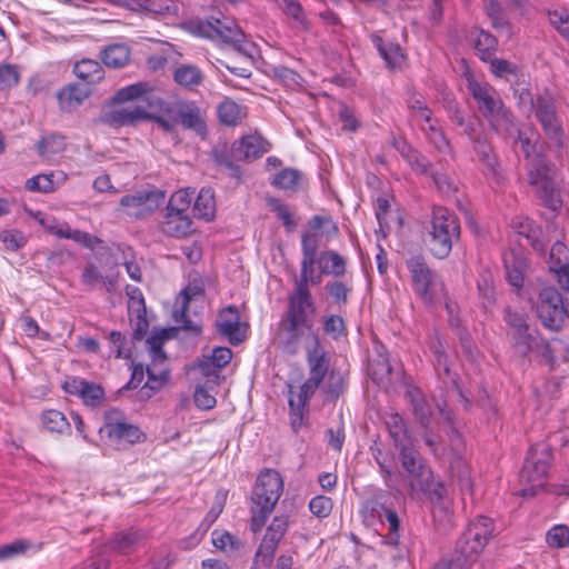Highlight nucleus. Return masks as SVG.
Wrapping results in <instances>:
<instances>
[{"label":"nucleus","instance_id":"obj_16","mask_svg":"<svg viewBox=\"0 0 569 569\" xmlns=\"http://www.w3.org/2000/svg\"><path fill=\"white\" fill-rule=\"evenodd\" d=\"M467 88L472 98L477 101L479 111L486 119L505 106L490 84L478 82L473 76L467 78Z\"/></svg>","mask_w":569,"mask_h":569},{"label":"nucleus","instance_id":"obj_59","mask_svg":"<svg viewBox=\"0 0 569 569\" xmlns=\"http://www.w3.org/2000/svg\"><path fill=\"white\" fill-rule=\"evenodd\" d=\"M193 199V191H189V189L178 190L176 191L167 206L168 210L186 213Z\"/></svg>","mask_w":569,"mask_h":569},{"label":"nucleus","instance_id":"obj_46","mask_svg":"<svg viewBox=\"0 0 569 569\" xmlns=\"http://www.w3.org/2000/svg\"><path fill=\"white\" fill-rule=\"evenodd\" d=\"M300 179V171L293 168H286L274 176L271 183L278 189L296 191Z\"/></svg>","mask_w":569,"mask_h":569},{"label":"nucleus","instance_id":"obj_25","mask_svg":"<svg viewBox=\"0 0 569 569\" xmlns=\"http://www.w3.org/2000/svg\"><path fill=\"white\" fill-rule=\"evenodd\" d=\"M490 128L503 138H513L520 130L517 128L515 117L509 108L503 106L488 119Z\"/></svg>","mask_w":569,"mask_h":569},{"label":"nucleus","instance_id":"obj_28","mask_svg":"<svg viewBox=\"0 0 569 569\" xmlns=\"http://www.w3.org/2000/svg\"><path fill=\"white\" fill-rule=\"evenodd\" d=\"M130 48L122 43H114L106 47L100 52V59L108 68L120 69L130 61Z\"/></svg>","mask_w":569,"mask_h":569},{"label":"nucleus","instance_id":"obj_53","mask_svg":"<svg viewBox=\"0 0 569 569\" xmlns=\"http://www.w3.org/2000/svg\"><path fill=\"white\" fill-rule=\"evenodd\" d=\"M279 541L276 539L269 538L264 535L257 552L254 556V563H258L259 561L263 563V566L267 568L271 566L273 561L274 553L277 551Z\"/></svg>","mask_w":569,"mask_h":569},{"label":"nucleus","instance_id":"obj_36","mask_svg":"<svg viewBox=\"0 0 569 569\" xmlns=\"http://www.w3.org/2000/svg\"><path fill=\"white\" fill-rule=\"evenodd\" d=\"M143 537V533L138 530L122 531L116 533L108 546L117 552L128 553Z\"/></svg>","mask_w":569,"mask_h":569},{"label":"nucleus","instance_id":"obj_27","mask_svg":"<svg viewBox=\"0 0 569 569\" xmlns=\"http://www.w3.org/2000/svg\"><path fill=\"white\" fill-rule=\"evenodd\" d=\"M406 397L412 407V413L418 423L427 429L431 423V408L419 389H411L406 392Z\"/></svg>","mask_w":569,"mask_h":569},{"label":"nucleus","instance_id":"obj_21","mask_svg":"<svg viewBox=\"0 0 569 569\" xmlns=\"http://www.w3.org/2000/svg\"><path fill=\"white\" fill-rule=\"evenodd\" d=\"M91 90L87 86L69 83L57 93L59 107L64 112L76 110L89 96Z\"/></svg>","mask_w":569,"mask_h":569},{"label":"nucleus","instance_id":"obj_56","mask_svg":"<svg viewBox=\"0 0 569 569\" xmlns=\"http://www.w3.org/2000/svg\"><path fill=\"white\" fill-rule=\"evenodd\" d=\"M391 371L392 367L387 358L372 360L368 366V375L371 377L372 381L379 385L383 383L385 379L389 378Z\"/></svg>","mask_w":569,"mask_h":569},{"label":"nucleus","instance_id":"obj_37","mask_svg":"<svg viewBox=\"0 0 569 569\" xmlns=\"http://www.w3.org/2000/svg\"><path fill=\"white\" fill-rule=\"evenodd\" d=\"M193 211L199 218L207 221L214 217L216 201L211 189L202 188L194 200Z\"/></svg>","mask_w":569,"mask_h":569},{"label":"nucleus","instance_id":"obj_23","mask_svg":"<svg viewBox=\"0 0 569 569\" xmlns=\"http://www.w3.org/2000/svg\"><path fill=\"white\" fill-rule=\"evenodd\" d=\"M549 268L557 274L560 286L569 283V252L565 243L556 241L552 244Z\"/></svg>","mask_w":569,"mask_h":569},{"label":"nucleus","instance_id":"obj_39","mask_svg":"<svg viewBox=\"0 0 569 569\" xmlns=\"http://www.w3.org/2000/svg\"><path fill=\"white\" fill-rule=\"evenodd\" d=\"M302 261L301 267L310 268L318 262L319 237L316 233L303 232L301 236Z\"/></svg>","mask_w":569,"mask_h":569},{"label":"nucleus","instance_id":"obj_4","mask_svg":"<svg viewBox=\"0 0 569 569\" xmlns=\"http://www.w3.org/2000/svg\"><path fill=\"white\" fill-rule=\"evenodd\" d=\"M493 531L490 518L479 516L471 521L456 545L455 555L449 560H441L433 569H468L488 543Z\"/></svg>","mask_w":569,"mask_h":569},{"label":"nucleus","instance_id":"obj_9","mask_svg":"<svg viewBox=\"0 0 569 569\" xmlns=\"http://www.w3.org/2000/svg\"><path fill=\"white\" fill-rule=\"evenodd\" d=\"M552 459V448L548 443L538 442L530 447L520 471V481L530 487L520 491L522 497H533L543 487Z\"/></svg>","mask_w":569,"mask_h":569},{"label":"nucleus","instance_id":"obj_20","mask_svg":"<svg viewBox=\"0 0 569 569\" xmlns=\"http://www.w3.org/2000/svg\"><path fill=\"white\" fill-rule=\"evenodd\" d=\"M192 224V219L187 213L166 209L160 229L169 237L181 239L193 232Z\"/></svg>","mask_w":569,"mask_h":569},{"label":"nucleus","instance_id":"obj_5","mask_svg":"<svg viewBox=\"0 0 569 569\" xmlns=\"http://www.w3.org/2000/svg\"><path fill=\"white\" fill-rule=\"evenodd\" d=\"M282 492L283 480L277 470L266 468L260 471L250 496L252 532L257 533L264 527Z\"/></svg>","mask_w":569,"mask_h":569},{"label":"nucleus","instance_id":"obj_63","mask_svg":"<svg viewBox=\"0 0 569 569\" xmlns=\"http://www.w3.org/2000/svg\"><path fill=\"white\" fill-rule=\"evenodd\" d=\"M389 525V531L386 536V542L389 546L397 547L400 539L401 520L395 509H391L386 513L383 518Z\"/></svg>","mask_w":569,"mask_h":569},{"label":"nucleus","instance_id":"obj_2","mask_svg":"<svg viewBox=\"0 0 569 569\" xmlns=\"http://www.w3.org/2000/svg\"><path fill=\"white\" fill-rule=\"evenodd\" d=\"M399 459L402 467L400 477L408 486L409 496L417 498L422 493L431 502H439L442 499L443 486L435 480L432 470L421 455L412 447L402 446Z\"/></svg>","mask_w":569,"mask_h":569},{"label":"nucleus","instance_id":"obj_61","mask_svg":"<svg viewBox=\"0 0 569 569\" xmlns=\"http://www.w3.org/2000/svg\"><path fill=\"white\" fill-rule=\"evenodd\" d=\"M345 381L340 373L331 372L323 386V392L329 401H336L343 392Z\"/></svg>","mask_w":569,"mask_h":569},{"label":"nucleus","instance_id":"obj_29","mask_svg":"<svg viewBox=\"0 0 569 569\" xmlns=\"http://www.w3.org/2000/svg\"><path fill=\"white\" fill-rule=\"evenodd\" d=\"M307 270L308 268L301 267L300 278L296 282L295 293L288 299V308H291L293 305L296 308L300 307L302 310L310 308L313 312V301L309 291V283L307 282Z\"/></svg>","mask_w":569,"mask_h":569},{"label":"nucleus","instance_id":"obj_50","mask_svg":"<svg viewBox=\"0 0 569 569\" xmlns=\"http://www.w3.org/2000/svg\"><path fill=\"white\" fill-rule=\"evenodd\" d=\"M506 278L507 281L518 290L523 286V269L525 263L522 260H518L512 257L511 260L505 259Z\"/></svg>","mask_w":569,"mask_h":569},{"label":"nucleus","instance_id":"obj_12","mask_svg":"<svg viewBox=\"0 0 569 569\" xmlns=\"http://www.w3.org/2000/svg\"><path fill=\"white\" fill-rule=\"evenodd\" d=\"M533 309L541 325L553 332L562 329L566 318L565 296L555 287L539 291Z\"/></svg>","mask_w":569,"mask_h":569},{"label":"nucleus","instance_id":"obj_10","mask_svg":"<svg viewBox=\"0 0 569 569\" xmlns=\"http://www.w3.org/2000/svg\"><path fill=\"white\" fill-rule=\"evenodd\" d=\"M417 296L428 306H432L445 296V286L439 276L429 268L426 259L413 256L406 262Z\"/></svg>","mask_w":569,"mask_h":569},{"label":"nucleus","instance_id":"obj_19","mask_svg":"<svg viewBox=\"0 0 569 569\" xmlns=\"http://www.w3.org/2000/svg\"><path fill=\"white\" fill-rule=\"evenodd\" d=\"M164 199V192L159 190L138 191L134 194H126L121 198L120 204L122 207L142 208L136 216L151 213L154 211Z\"/></svg>","mask_w":569,"mask_h":569},{"label":"nucleus","instance_id":"obj_45","mask_svg":"<svg viewBox=\"0 0 569 569\" xmlns=\"http://www.w3.org/2000/svg\"><path fill=\"white\" fill-rule=\"evenodd\" d=\"M398 150L407 159L408 163L415 171L422 174L429 171L431 163L426 159V157L415 150L410 144L402 142V148L400 149L398 147Z\"/></svg>","mask_w":569,"mask_h":569},{"label":"nucleus","instance_id":"obj_52","mask_svg":"<svg viewBox=\"0 0 569 569\" xmlns=\"http://www.w3.org/2000/svg\"><path fill=\"white\" fill-rule=\"evenodd\" d=\"M41 420L46 429L51 432L61 433L64 429L69 428V422L64 415L58 410H46L41 415Z\"/></svg>","mask_w":569,"mask_h":569},{"label":"nucleus","instance_id":"obj_41","mask_svg":"<svg viewBox=\"0 0 569 569\" xmlns=\"http://www.w3.org/2000/svg\"><path fill=\"white\" fill-rule=\"evenodd\" d=\"M498 47V40L490 32L481 30L476 42L475 49L478 52L479 58L487 62L491 60Z\"/></svg>","mask_w":569,"mask_h":569},{"label":"nucleus","instance_id":"obj_17","mask_svg":"<svg viewBox=\"0 0 569 569\" xmlns=\"http://www.w3.org/2000/svg\"><path fill=\"white\" fill-rule=\"evenodd\" d=\"M210 158L217 167L227 170L232 179H236L238 182L242 180L243 171L238 164L242 160L238 156L234 141L232 143L218 142L214 144L210 151Z\"/></svg>","mask_w":569,"mask_h":569},{"label":"nucleus","instance_id":"obj_64","mask_svg":"<svg viewBox=\"0 0 569 569\" xmlns=\"http://www.w3.org/2000/svg\"><path fill=\"white\" fill-rule=\"evenodd\" d=\"M548 17L550 23L558 30V32L569 40V13L566 9L549 10Z\"/></svg>","mask_w":569,"mask_h":569},{"label":"nucleus","instance_id":"obj_11","mask_svg":"<svg viewBox=\"0 0 569 569\" xmlns=\"http://www.w3.org/2000/svg\"><path fill=\"white\" fill-rule=\"evenodd\" d=\"M312 323L308 319L307 310L300 307L288 308L282 316L278 331L276 335V342L278 348L288 355L297 353L299 349V341L303 337L306 330H311Z\"/></svg>","mask_w":569,"mask_h":569},{"label":"nucleus","instance_id":"obj_8","mask_svg":"<svg viewBox=\"0 0 569 569\" xmlns=\"http://www.w3.org/2000/svg\"><path fill=\"white\" fill-rule=\"evenodd\" d=\"M148 107L174 118L177 124H180L183 129L194 131L201 138H206L208 134L204 111L194 101L168 102L156 94H151L148 97Z\"/></svg>","mask_w":569,"mask_h":569},{"label":"nucleus","instance_id":"obj_1","mask_svg":"<svg viewBox=\"0 0 569 569\" xmlns=\"http://www.w3.org/2000/svg\"><path fill=\"white\" fill-rule=\"evenodd\" d=\"M502 320L515 356L530 360L535 355L546 365H553L555 356L550 343L530 325V316L523 309L506 306L502 310Z\"/></svg>","mask_w":569,"mask_h":569},{"label":"nucleus","instance_id":"obj_7","mask_svg":"<svg viewBox=\"0 0 569 569\" xmlns=\"http://www.w3.org/2000/svg\"><path fill=\"white\" fill-rule=\"evenodd\" d=\"M460 233V222L453 212L443 207L433 209L428 246L436 258H447L453 243L459 241Z\"/></svg>","mask_w":569,"mask_h":569},{"label":"nucleus","instance_id":"obj_14","mask_svg":"<svg viewBox=\"0 0 569 569\" xmlns=\"http://www.w3.org/2000/svg\"><path fill=\"white\" fill-rule=\"evenodd\" d=\"M472 149L483 167V173L498 186L505 183L506 177L501 168L498 154L488 136L480 131L472 140Z\"/></svg>","mask_w":569,"mask_h":569},{"label":"nucleus","instance_id":"obj_55","mask_svg":"<svg viewBox=\"0 0 569 569\" xmlns=\"http://www.w3.org/2000/svg\"><path fill=\"white\" fill-rule=\"evenodd\" d=\"M378 49L381 57L386 60L388 67L390 68H396L400 66L405 59V56L401 52V48L397 43H383L382 40L380 39Z\"/></svg>","mask_w":569,"mask_h":569},{"label":"nucleus","instance_id":"obj_40","mask_svg":"<svg viewBox=\"0 0 569 569\" xmlns=\"http://www.w3.org/2000/svg\"><path fill=\"white\" fill-rule=\"evenodd\" d=\"M386 426L397 448H402L408 438V430L403 418L399 413H390L386 419Z\"/></svg>","mask_w":569,"mask_h":569},{"label":"nucleus","instance_id":"obj_18","mask_svg":"<svg viewBox=\"0 0 569 569\" xmlns=\"http://www.w3.org/2000/svg\"><path fill=\"white\" fill-rule=\"evenodd\" d=\"M234 144L238 156L246 162L259 159L271 148V143L258 133L242 136L240 139L234 140Z\"/></svg>","mask_w":569,"mask_h":569},{"label":"nucleus","instance_id":"obj_3","mask_svg":"<svg viewBox=\"0 0 569 569\" xmlns=\"http://www.w3.org/2000/svg\"><path fill=\"white\" fill-rule=\"evenodd\" d=\"M525 179L540 203L557 212L562 207L560 188L557 182L558 169L546 153L523 162Z\"/></svg>","mask_w":569,"mask_h":569},{"label":"nucleus","instance_id":"obj_43","mask_svg":"<svg viewBox=\"0 0 569 569\" xmlns=\"http://www.w3.org/2000/svg\"><path fill=\"white\" fill-rule=\"evenodd\" d=\"M267 203L273 212H276L279 220L282 221L287 232H292L298 226V219H296L287 204L282 203L279 199L270 197L267 198Z\"/></svg>","mask_w":569,"mask_h":569},{"label":"nucleus","instance_id":"obj_24","mask_svg":"<svg viewBox=\"0 0 569 569\" xmlns=\"http://www.w3.org/2000/svg\"><path fill=\"white\" fill-rule=\"evenodd\" d=\"M77 78L81 79L87 87L94 86L104 79V69L101 63L93 59L77 61L72 68Z\"/></svg>","mask_w":569,"mask_h":569},{"label":"nucleus","instance_id":"obj_54","mask_svg":"<svg viewBox=\"0 0 569 569\" xmlns=\"http://www.w3.org/2000/svg\"><path fill=\"white\" fill-rule=\"evenodd\" d=\"M323 332L337 340L347 333V327L343 318L338 315H329L322 318Z\"/></svg>","mask_w":569,"mask_h":569},{"label":"nucleus","instance_id":"obj_34","mask_svg":"<svg viewBox=\"0 0 569 569\" xmlns=\"http://www.w3.org/2000/svg\"><path fill=\"white\" fill-rule=\"evenodd\" d=\"M485 10L491 21L492 28L498 31H506L509 36L511 34V23L498 0H489L485 6Z\"/></svg>","mask_w":569,"mask_h":569},{"label":"nucleus","instance_id":"obj_60","mask_svg":"<svg viewBox=\"0 0 569 569\" xmlns=\"http://www.w3.org/2000/svg\"><path fill=\"white\" fill-rule=\"evenodd\" d=\"M328 295L333 299V302L338 306H346L351 289L342 281L335 280L329 281L325 286Z\"/></svg>","mask_w":569,"mask_h":569},{"label":"nucleus","instance_id":"obj_6","mask_svg":"<svg viewBox=\"0 0 569 569\" xmlns=\"http://www.w3.org/2000/svg\"><path fill=\"white\" fill-rule=\"evenodd\" d=\"M182 28L192 34L220 41L231 46L237 52L252 58L253 44L244 41V33L236 22L227 17L209 19L194 18L182 23Z\"/></svg>","mask_w":569,"mask_h":569},{"label":"nucleus","instance_id":"obj_42","mask_svg":"<svg viewBox=\"0 0 569 569\" xmlns=\"http://www.w3.org/2000/svg\"><path fill=\"white\" fill-rule=\"evenodd\" d=\"M438 379L442 383V388L447 392H453L457 395L459 400L463 402L466 407L469 405V400L463 396L461 389L459 388V376L457 372L451 371L450 367H443L442 370L437 372Z\"/></svg>","mask_w":569,"mask_h":569},{"label":"nucleus","instance_id":"obj_62","mask_svg":"<svg viewBox=\"0 0 569 569\" xmlns=\"http://www.w3.org/2000/svg\"><path fill=\"white\" fill-rule=\"evenodd\" d=\"M546 541L551 548H565L569 543V528L565 525L552 527L546 535Z\"/></svg>","mask_w":569,"mask_h":569},{"label":"nucleus","instance_id":"obj_58","mask_svg":"<svg viewBox=\"0 0 569 569\" xmlns=\"http://www.w3.org/2000/svg\"><path fill=\"white\" fill-rule=\"evenodd\" d=\"M432 517L435 529L440 535H448L453 528L452 517L442 506L438 505L432 508Z\"/></svg>","mask_w":569,"mask_h":569},{"label":"nucleus","instance_id":"obj_33","mask_svg":"<svg viewBox=\"0 0 569 569\" xmlns=\"http://www.w3.org/2000/svg\"><path fill=\"white\" fill-rule=\"evenodd\" d=\"M173 80L179 86L192 90L203 81V74L196 66L181 64L174 70Z\"/></svg>","mask_w":569,"mask_h":569},{"label":"nucleus","instance_id":"obj_35","mask_svg":"<svg viewBox=\"0 0 569 569\" xmlns=\"http://www.w3.org/2000/svg\"><path fill=\"white\" fill-rule=\"evenodd\" d=\"M244 116L243 108L230 98L218 106V117L222 124L234 127Z\"/></svg>","mask_w":569,"mask_h":569},{"label":"nucleus","instance_id":"obj_30","mask_svg":"<svg viewBox=\"0 0 569 569\" xmlns=\"http://www.w3.org/2000/svg\"><path fill=\"white\" fill-rule=\"evenodd\" d=\"M191 369L198 370L202 378L204 379L203 383L209 388H216L220 386L221 381L224 377L221 373L220 368H216L214 362L209 359L207 355H202L198 358L191 366Z\"/></svg>","mask_w":569,"mask_h":569},{"label":"nucleus","instance_id":"obj_13","mask_svg":"<svg viewBox=\"0 0 569 569\" xmlns=\"http://www.w3.org/2000/svg\"><path fill=\"white\" fill-rule=\"evenodd\" d=\"M530 103L546 138L555 147L562 148L565 133L552 96L549 93L538 94L536 98H530Z\"/></svg>","mask_w":569,"mask_h":569},{"label":"nucleus","instance_id":"obj_48","mask_svg":"<svg viewBox=\"0 0 569 569\" xmlns=\"http://www.w3.org/2000/svg\"><path fill=\"white\" fill-rule=\"evenodd\" d=\"M66 148L64 138L61 134L52 133L43 137L37 143V150L40 157H49L63 151Z\"/></svg>","mask_w":569,"mask_h":569},{"label":"nucleus","instance_id":"obj_57","mask_svg":"<svg viewBox=\"0 0 569 569\" xmlns=\"http://www.w3.org/2000/svg\"><path fill=\"white\" fill-rule=\"evenodd\" d=\"M174 330V328L161 329L157 332H152L147 338V345L154 357H161L163 360L166 359L162 345L167 339L171 338V332Z\"/></svg>","mask_w":569,"mask_h":569},{"label":"nucleus","instance_id":"obj_31","mask_svg":"<svg viewBox=\"0 0 569 569\" xmlns=\"http://www.w3.org/2000/svg\"><path fill=\"white\" fill-rule=\"evenodd\" d=\"M318 264L323 274H331L338 278L346 273L345 258L333 250L321 252L318 258Z\"/></svg>","mask_w":569,"mask_h":569},{"label":"nucleus","instance_id":"obj_26","mask_svg":"<svg viewBox=\"0 0 569 569\" xmlns=\"http://www.w3.org/2000/svg\"><path fill=\"white\" fill-rule=\"evenodd\" d=\"M313 338V347L312 349H309L307 353V360L310 367L309 379L321 383L328 372V360L326 359V353L322 350L318 336H315Z\"/></svg>","mask_w":569,"mask_h":569},{"label":"nucleus","instance_id":"obj_47","mask_svg":"<svg viewBox=\"0 0 569 569\" xmlns=\"http://www.w3.org/2000/svg\"><path fill=\"white\" fill-rule=\"evenodd\" d=\"M447 110L449 112L450 120L457 126L463 128V133L469 138L470 141L477 137L479 132L477 131L475 121H467L463 117V113L453 100L448 102Z\"/></svg>","mask_w":569,"mask_h":569},{"label":"nucleus","instance_id":"obj_44","mask_svg":"<svg viewBox=\"0 0 569 569\" xmlns=\"http://www.w3.org/2000/svg\"><path fill=\"white\" fill-rule=\"evenodd\" d=\"M80 398L86 406L97 408L103 403L106 392L101 385L87 380L81 389Z\"/></svg>","mask_w":569,"mask_h":569},{"label":"nucleus","instance_id":"obj_38","mask_svg":"<svg viewBox=\"0 0 569 569\" xmlns=\"http://www.w3.org/2000/svg\"><path fill=\"white\" fill-rule=\"evenodd\" d=\"M144 94H147L146 100L148 101V97L154 93L152 92L148 82H137L118 90L112 98V102L123 103L140 98Z\"/></svg>","mask_w":569,"mask_h":569},{"label":"nucleus","instance_id":"obj_51","mask_svg":"<svg viewBox=\"0 0 569 569\" xmlns=\"http://www.w3.org/2000/svg\"><path fill=\"white\" fill-rule=\"evenodd\" d=\"M280 7L288 17L295 19L303 31L310 30V22L306 18L303 9L298 0H281Z\"/></svg>","mask_w":569,"mask_h":569},{"label":"nucleus","instance_id":"obj_32","mask_svg":"<svg viewBox=\"0 0 569 569\" xmlns=\"http://www.w3.org/2000/svg\"><path fill=\"white\" fill-rule=\"evenodd\" d=\"M108 437L116 441H127L131 445L144 441L146 435L139 429L138 426L128 423H116L113 429H110Z\"/></svg>","mask_w":569,"mask_h":569},{"label":"nucleus","instance_id":"obj_15","mask_svg":"<svg viewBox=\"0 0 569 569\" xmlns=\"http://www.w3.org/2000/svg\"><path fill=\"white\" fill-rule=\"evenodd\" d=\"M247 328V323L240 322L239 311L236 306L223 308L216 321L217 333L227 338L232 346H239L246 340Z\"/></svg>","mask_w":569,"mask_h":569},{"label":"nucleus","instance_id":"obj_49","mask_svg":"<svg viewBox=\"0 0 569 569\" xmlns=\"http://www.w3.org/2000/svg\"><path fill=\"white\" fill-rule=\"evenodd\" d=\"M515 143L520 144V150L523 156V162H528L531 157H540L543 154V144L536 141H531L529 137L522 134L521 130L516 133V137L512 138Z\"/></svg>","mask_w":569,"mask_h":569},{"label":"nucleus","instance_id":"obj_22","mask_svg":"<svg viewBox=\"0 0 569 569\" xmlns=\"http://www.w3.org/2000/svg\"><path fill=\"white\" fill-rule=\"evenodd\" d=\"M148 117L149 111L144 107L136 106L112 110L106 114L104 121L116 127L136 126L138 122L147 120Z\"/></svg>","mask_w":569,"mask_h":569}]
</instances>
